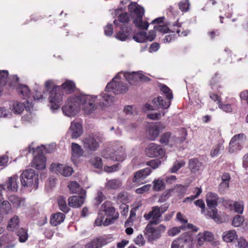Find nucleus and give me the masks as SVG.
Segmentation results:
<instances>
[{
    "mask_svg": "<svg viewBox=\"0 0 248 248\" xmlns=\"http://www.w3.org/2000/svg\"><path fill=\"white\" fill-rule=\"evenodd\" d=\"M97 96L83 94L72 95L68 97L65 104L62 107L63 113L68 117L76 115L81 106L87 114L92 113L96 108Z\"/></svg>",
    "mask_w": 248,
    "mask_h": 248,
    "instance_id": "nucleus-1",
    "label": "nucleus"
},
{
    "mask_svg": "<svg viewBox=\"0 0 248 248\" xmlns=\"http://www.w3.org/2000/svg\"><path fill=\"white\" fill-rule=\"evenodd\" d=\"M119 217L118 213L109 202H105L101 206V211L98 214L94 224L97 226L102 225L108 226L113 223Z\"/></svg>",
    "mask_w": 248,
    "mask_h": 248,
    "instance_id": "nucleus-2",
    "label": "nucleus"
},
{
    "mask_svg": "<svg viewBox=\"0 0 248 248\" xmlns=\"http://www.w3.org/2000/svg\"><path fill=\"white\" fill-rule=\"evenodd\" d=\"M50 146L46 147L44 145L37 147L34 150L31 148V146H29L28 152L30 153L31 150L34 154V157L31 163V166L37 170H43L46 167V158L43 155L44 152L51 153L53 151V149H49Z\"/></svg>",
    "mask_w": 248,
    "mask_h": 248,
    "instance_id": "nucleus-3",
    "label": "nucleus"
},
{
    "mask_svg": "<svg viewBox=\"0 0 248 248\" xmlns=\"http://www.w3.org/2000/svg\"><path fill=\"white\" fill-rule=\"evenodd\" d=\"M131 16L134 19L133 23L138 28L147 30L149 24L142 21V16L144 13V9L136 2H131L128 7Z\"/></svg>",
    "mask_w": 248,
    "mask_h": 248,
    "instance_id": "nucleus-4",
    "label": "nucleus"
},
{
    "mask_svg": "<svg viewBox=\"0 0 248 248\" xmlns=\"http://www.w3.org/2000/svg\"><path fill=\"white\" fill-rule=\"evenodd\" d=\"M102 156L116 161H123L125 158V150L122 146H113L104 150Z\"/></svg>",
    "mask_w": 248,
    "mask_h": 248,
    "instance_id": "nucleus-5",
    "label": "nucleus"
},
{
    "mask_svg": "<svg viewBox=\"0 0 248 248\" xmlns=\"http://www.w3.org/2000/svg\"><path fill=\"white\" fill-rule=\"evenodd\" d=\"M128 89L127 84L122 81L120 74L118 73L108 83L105 92L111 91L115 94H121L126 93Z\"/></svg>",
    "mask_w": 248,
    "mask_h": 248,
    "instance_id": "nucleus-6",
    "label": "nucleus"
},
{
    "mask_svg": "<svg viewBox=\"0 0 248 248\" xmlns=\"http://www.w3.org/2000/svg\"><path fill=\"white\" fill-rule=\"evenodd\" d=\"M38 180L37 175L32 169L24 171L20 176V181L23 186L34 189L38 187Z\"/></svg>",
    "mask_w": 248,
    "mask_h": 248,
    "instance_id": "nucleus-7",
    "label": "nucleus"
},
{
    "mask_svg": "<svg viewBox=\"0 0 248 248\" xmlns=\"http://www.w3.org/2000/svg\"><path fill=\"white\" fill-rule=\"evenodd\" d=\"M62 89L60 86L56 87L50 91L48 99L50 108L52 110L59 108L62 101Z\"/></svg>",
    "mask_w": 248,
    "mask_h": 248,
    "instance_id": "nucleus-8",
    "label": "nucleus"
},
{
    "mask_svg": "<svg viewBox=\"0 0 248 248\" xmlns=\"http://www.w3.org/2000/svg\"><path fill=\"white\" fill-rule=\"evenodd\" d=\"M100 139L96 136L88 135L82 140L84 148L88 151H95L99 147Z\"/></svg>",
    "mask_w": 248,
    "mask_h": 248,
    "instance_id": "nucleus-9",
    "label": "nucleus"
},
{
    "mask_svg": "<svg viewBox=\"0 0 248 248\" xmlns=\"http://www.w3.org/2000/svg\"><path fill=\"white\" fill-rule=\"evenodd\" d=\"M10 109L16 114H20L25 109L27 111L31 112L33 109V105L28 100L24 102L15 101L10 105Z\"/></svg>",
    "mask_w": 248,
    "mask_h": 248,
    "instance_id": "nucleus-10",
    "label": "nucleus"
},
{
    "mask_svg": "<svg viewBox=\"0 0 248 248\" xmlns=\"http://www.w3.org/2000/svg\"><path fill=\"white\" fill-rule=\"evenodd\" d=\"M50 170L57 174H60L64 177H69L73 172V168L65 164L53 163L50 167Z\"/></svg>",
    "mask_w": 248,
    "mask_h": 248,
    "instance_id": "nucleus-11",
    "label": "nucleus"
},
{
    "mask_svg": "<svg viewBox=\"0 0 248 248\" xmlns=\"http://www.w3.org/2000/svg\"><path fill=\"white\" fill-rule=\"evenodd\" d=\"M121 75H123L125 79L129 82L130 84H134L139 80L147 81L149 79V78L143 75L141 71L139 72H121L119 73Z\"/></svg>",
    "mask_w": 248,
    "mask_h": 248,
    "instance_id": "nucleus-12",
    "label": "nucleus"
},
{
    "mask_svg": "<svg viewBox=\"0 0 248 248\" xmlns=\"http://www.w3.org/2000/svg\"><path fill=\"white\" fill-rule=\"evenodd\" d=\"M246 139V136L243 133L234 135L229 143V152H234L237 150H240L242 148V143Z\"/></svg>",
    "mask_w": 248,
    "mask_h": 248,
    "instance_id": "nucleus-13",
    "label": "nucleus"
},
{
    "mask_svg": "<svg viewBox=\"0 0 248 248\" xmlns=\"http://www.w3.org/2000/svg\"><path fill=\"white\" fill-rule=\"evenodd\" d=\"M145 153L150 157H162L165 154V151L161 146L154 143H151L145 149Z\"/></svg>",
    "mask_w": 248,
    "mask_h": 248,
    "instance_id": "nucleus-14",
    "label": "nucleus"
},
{
    "mask_svg": "<svg viewBox=\"0 0 248 248\" xmlns=\"http://www.w3.org/2000/svg\"><path fill=\"white\" fill-rule=\"evenodd\" d=\"M161 216L160 209L157 206L153 207L152 211L144 215V218L147 220L152 218L149 223L155 225L159 223Z\"/></svg>",
    "mask_w": 248,
    "mask_h": 248,
    "instance_id": "nucleus-15",
    "label": "nucleus"
},
{
    "mask_svg": "<svg viewBox=\"0 0 248 248\" xmlns=\"http://www.w3.org/2000/svg\"><path fill=\"white\" fill-rule=\"evenodd\" d=\"M152 224L149 223L146 227L144 234L146 236L148 240L152 242L157 240L161 237L160 233L156 228L153 227Z\"/></svg>",
    "mask_w": 248,
    "mask_h": 248,
    "instance_id": "nucleus-16",
    "label": "nucleus"
},
{
    "mask_svg": "<svg viewBox=\"0 0 248 248\" xmlns=\"http://www.w3.org/2000/svg\"><path fill=\"white\" fill-rule=\"evenodd\" d=\"M69 133L72 139H77L83 133V128L81 124L77 121H73L69 129Z\"/></svg>",
    "mask_w": 248,
    "mask_h": 248,
    "instance_id": "nucleus-17",
    "label": "nucleus"
},
{
    "mask_svg": "<svg viewBox=\"0 0 248 248\" xmlns=\"http://www.w3.org/2000/svg\"><path fill=\"white\" fill-rule=\"evenodd\" d=\"M152 170L150 167L146 168L144 169L137 171L133 178V182L137 184L142 183L144 180L151 172Z\"/></svg>",
    "mask_w": 248,
    "mask_h": 248,
    "instance_id": "nucleus-18",
    "label": "nucleus"
},
{
    "mask_svg": "<svg viewBox=\"0 0 248 248\" xmlns=\"http://www.w3.org/2000/svg\"><path fill=\"white\" fill-rule=\"evenodd\" d=\"M192 241V237L190 233H184L180 238L174 241L171 244V248H184L186 242Z\"/></svg>",
    "mask_w": 248,
    "mask_h": 248,
    "instance_id": "nucleus-19",
    "label": "nucleus"
},
{
    "mask_svg": "<svg viewBox=\"0 0 248 248\" xmlns=\"http://www.w3.org/2000/svg\"><path fill=\"white\" fill-rule=\"evenodd\" d=\"M84 195L80 196H72L68 198V204L70 206L74 208H78L81 206L84 202L85 199V191L83 190Z\"/></svg>",
    "mask_w": 248,
    "mask_h": 248,
    "instance_id": "nucleus-20",
    "label": "nucleus"
},
{
    "mask_svg": "<svg viewBox=\"0 0 248 248\" xmlns=\"http://www.w3.org/2000/svg\"><path fill=\"white\" fill-rule=\"evenodd\" d=\"M164 127L160 124H151L148 127L149 139L154 140L159 135L160 129Z\"/></svg>",
    "mask_w": 248,
    "mask_h": 248,
    "instance_id": "nucleus-21",
    "label": "nucleus"
},
{
    "mask_svg": "<svg viewBox=\"0 0 248 248\" xmlns=\"http://www.w3.org/2000/svg\"><path fill=\"white\" fill-rule=\"evenodd\" d=\"M198 245L200 246L203 244L204 242H211L214 240V235L210 232L205 231L199 233L197 236Z\"/></svg>",
    "mask_w": 248,
    "mask_h": 248,
    "instance_id": "nucleus-22",
    "label": "nucleus"
},
{
    "mask_svg": "<svg viewBox=\"0 0 248 248\" xmlns=\"http://www.w3.org/2000/svg\"><path fill=\"white\" fill-rule=\"evenodd\" d=\"M218 196L217 194L208 192L206 195V202L209 208L216 207L217 205Z\"/></svg>",
    "mask_w": 248,
    "mask_h": 248,
    "instance_id": "nucleus-23",
    "label": "nucleus"
},
{
    "mask_svg": "<svg viewBox=\"0 0 248 248\" xmlns=\"http://www.w3.org/2000/svg\"><path fill=\"white\" fill-rule=\"evenodd\" d=\"M105 240L104 238H94L85 245L84 248H101L105 244Z\"/></svg>",
    "mask_w": 248,
    "mask_h": 248,
    "instance_id": "nucleus-24",
    "label": "nucleus"
},
{
    "mask_svg": "<svg viewBox=\"0 0 248 248\" xmlns=\"http://www.w3.org/2000/svg\"><path fill=\"white\" fill-rule=\"evenodd\" d=\"M17 175H14L10 177L7 183V188L8 190L16 192L18 189Z\"/></svg>",
    "mask_w": 248,
    "mask_h": 248,
    "instance_id": "nucleus-25",
    "label": "nucleus"
},
{
    "mask_svg": "<svg viewBox=\"0 0 248 248\" xmlns=\"http://www.w3.org/2000/svg\"><path fill=\"white\" fill-rule=\"evenodd\" d=\"M188 168L191 172H197L202 170V164L196 158H192L189 160Z\"/></svg>",
    "mask_w": 248,
    "mask_h": 248,
    "instance_id": "nucleus-26",
    "label": "nucleus"
},
{
    "mask_svg": "<svg viewBox=\"0 0 248 248\" xmlns=\"http://www.w3.org/2000/svg\"><path fill=\"white\" fill-rule=\"evenodd\" d=\"M179 139L175 137L171 136L170 132H166L163 134L161 138L160 142L162 143L172 144L173 143L178 142Z\"/></svg>",
    "mask_w": 248,
    "mask_h": 248,
    "instance_id": "nucleus-27",
    "label": "nucleus"
},
{
    "mask_svg": "<svg viewBox=\"0 0 248 248\" xmlns=\"http://www.w3.org/2000/svg\"><path fill=\"white\" fill-rule=\"evenodd\" d=\"M72 156L73 158H77L81 156L83 153V150L81 146L76 143L71 144Z\"/></svg>",
    "mask_w": 248,
    "mask_h": 248,
    "instance_id": "nucleus-28",
    "label": "nucleus"
},
{
    "mask_svg": "<svg viewBox=\"0 0 248 248\" xmlns=\"http://www.w3.org/2000/svg\"><path fill=\"white\" fill-rule=\"evenodd\" d=\"M10 236L9 235H2L0 237V247L1 248H14L15 245L10 243Z\"/></svg>",
    "mask_w": 248,
    "mask_h": 248,
    "instance_id": "nucleus-29",
    "label": "nucleus"
},
{
    "mask_svg": "<svg viewBox=\"0 0 248 248\" xmlns=\"http://www.w3.org/2000/svg\"><path fill=\"white\" fill-rule=\"evenodd\" d=\"M65 218V215L62 213H57L51 216L50 222L54 226L62 222Z\"/></svg>",
    "mask_w": 248,
    "mask_h": 248,
    "instance_id": "nucleus-30",
    "label": "nucleus"
},
{
    "mask_svg": "<svg viewBox=\"0 0 248 248\" xmlns=\"http://www.w3.org/2000/svg\"><path fill=\"white\" fill-rule=\"evenodd\" d=\"M122 184L120 179L108 180L105 185V187L108 189H116L120 188Z\"/></svg>",
    "mask_w": 248,
    "mask_h": 248,
    "instance_id": "nucleus-31",
    "label": "nucleus"
},
{
    "mask_svg": "<svg viewBox=\"0 0 248 248\" xmlns=\"http://www.w3.org/2000/svg\"><path fill=\"white\" fill-rule=\"evenodd\" d=\"M237 238V235L234 230H230L223 232L222 238L227 243L232 242Z\"/></svg>",
    "mask_w": 248,
    "mask_h": 248,
    "instance_id": "nucleus-32",
    "label": "nucleus"
},
{
    "mask_svg": "<svg viewBox=\"0 0 248 248\" xmlns=\"http://www.w3.org/2000/svg\"><path fill=\"white\" fill-rule=\"evenodd\" d=\"M125 30L126 32H124V28H122L121 31L117 32L115 35L116 38L121 41H124L129 38L130 36V30L127 28Z\"/></svg>",
    "mask_w": 248,
    "mask_h": 248,
    "instance_id": "nucleus-33",
    "label": "nucleus"
},
{
    "mask_svg": "<svg viewBox=\"0 0 248 248\" xmlns=\"http://www.w3.org/2000/svg\"><path fill=\"white\" fill-rule=\"evenodd\" d=\"M153 103L164 108H168L170 105V101H166L161 96L158 97L157 98H154L153 100Z\"/></svg>",
    "mask_w": 248,
    "mask_h": 248,
    "instance_id": "nucleus-34",
    "label": "nucleus"
},
{
    "mask_svg": "<svg viewBox=\"0 0 248 248\" xmlns=\"http://www.w3.org/2000/svg\"><path fill=\"white\" fill-rule=\"evenodd\" d=\"M19 218L15 216L10 220L7 228L9 231H13L19 227Z\"/></svg>",
    "mask_w": 248,
    "mask_h": 248,
    "instance_id": "nucleus-35",
    "label": "nucleus"
},
{
    "mask_svg": "<svg viewBox=\"0 0 248 248\" xmlns=\"http://www.w3.org/2000/svg\"><path fill=\"white\" fill-rule=\"evenodd\" d=\"M17 92L22 95V97L26 99L29 97L30 91L28 86L24 85H20L16 89Z\"/></svg>",
    "mask_w": 248,
    "mask_h": 248,
    "instance_id": "nucleus-36",
    "label": "nucleus"
},
{
    "mask_svg": "<svg viewBox=\"0 0 248 248\" xmlns=\"http://www.w3.org/2000/svg\"><path fill=\"white\" fill-rule=\"evenodd\" d=\"M185 164L186 162L184 160H177L173 163L172 167L170 170V171L171 173H176L180 168L184 167Z\"/></svg>",
    "mask_w": 248,
    "mask_h": 248,
    "instance_id": "nucleus-37",
    "label": "nucleus"
},
{
    "mask_svg": "<svg viewBox=\"0 0 248 248\" xmlns=\"http://www.w3.org/2000/svg\"><path fill=\"white\" fill-rule=\"evenodd\" d=\"M102 99H100V103L104 105H109L113 102V97L107 93H103L101 95Z\"/></svg>",
    "mask_w": 248,
    "mask_h": 248,
    "instance_id": "nucleus-38",
    "label": "nucleus"
},
{
    "mask_svg": "<svg viewBox=\"0 0 248 248\" xmlns=\"http://www.w3.org/2000/svg\"><path fill=\"white\" fill-rule=\"evenodd\" d=\"M209 210L207 212L206 216L207 217H210L214 219L217 222H219V217L218 215L217 214V210L216 209V207L209 208Z\"/></svg>",
    "mask_w": 248,
    "mask_h": 248,
    "instance_id": "nucleus-39",
    "label": "nucleus"
},
{
    "mask_svg": "<svg viewBox=\"0 0 248 248\" xmlns=\"http://www.w3.org/2000/svg\"><path fill=\"white\" fill-rule=\"evenodd\" d=\"M11 210V205L7 201H3L0 204V213L2 214H7Z\"/></svg>",
    "mask_w": 248,
    "mask_h": 248,
    "instance_id": "nucleus-40",
    "label": "nucleus"
},
{
    "mask_svg": "<svg viewBox=\"0 0 248 248\" xmlns=\"http://www.w3.org/2000/svg\"><path fill=\"white\" fill-rule=\"evenodd\" d=\"M58 205L60 209L64 213H67L69 209L67 205L66 198L63 197H60L58 200Z\"/></svg>",
    "mask_w": 248,
    "mask_h": 248,
    "instance_id": "nucleus-41",
    "label": "nucleus"
},
{
    "mask_svg": "<svg viewBox=\"0 0 248 248\" xmlns=\"http://www.w3.org/2000/svg\"><path fill=\"white\" fill-rule=\"evenodd\" d=\"M133 39L136 42L140 43H143L147 42L145 36V32L143 31H140L135 34L133 36Z\"/></svg>",
    "mask_w": 248,
    "mask_h": 248,
    "instance_id": "nucleus-42",
    "label": "nucleus"
},
{
    "mask_svg": "<svg viewBox=\"0 0 248 248\" xmlns=\"http://www.w3.org/2000/svg\"><path fill=\"white\" fill-rule=\"evenodd\" d=\"M17 234L19 237V241L21 243L25 242L28 238L27 231L23 228L19 229L17 232Z\"/></svg>",
    "mask_w": 248,
    "mask_h": 248,
    "instance_id": "nucleus-43",
    "label": "nucleus"
},
{
    "mask_svg": "<svg viewBox=\"0 0 248 248\" xmlns=\"http://www.w3.org/2000/svg\"><path fill=\"white\" fill-rule=\"evenodd\" d=\"M173 26L174 27H176L177 29L173 28L171 30V31L173 32L176 31L179 36H186L189 33V30L181 31L180 29L181 24L179 23L173 24Z\"/></svg>",
    "mask_w": 248,
    "mask_h": 248,
    "instance_id": "nucleus-44",
    "label": "nucleus"
},
{
    "mask_svg": "<svg viewBox=\"0 0 248 248\" xmlns=\"http://www.w3.org/2000/svg\"><path fill=\"white\" fill-rule=\"evenodd\" d=\"M8 199L9 201L16 207H19L24 203L23 200L16 195H12L10 196Z\"/></svg>",
    "mask_w": 248,
    "mask_h": 248,
    "instance_id": "nucleus-45",
    "label": "nucleus"
},
{
    "mask_svg": "<svg viewBox=\"0 0 248 248\" xmlns=\"http://www.w3.org/2000/svg\"><path fill=\"white\" fill-rule=\"evenodd\" d=\"M164 188V183L162 179H155L153 182V189L156 191L162 190Z\"/></svg>",
    "mask_w": 248,
    "mask_h": 248,
    "instance_id": "nucleus-46",
    "label": "nucleus"
},
{
    "mask_svg": "<svg viewBox=\"0 0 248 248\" xmlns=\"http://www.w3.org/2000/svg\"><path fill=\"white\" fill-rule=\"evenodd\" d=\"M63 88L67 92H72L75 88V83L71 80H66L64 83L62 84Z\"/></svg>",
    "mask_w": 248,
    "mask_h": 248,
    "instance_id": "nucleus-47",
    "label": "nucleus"
},
{
    "mask_svg": "<svg viewBox=\"0 0 248 248\" xmlns=\"http://www.w3.org/2000/svg\"><path fill=\"white\" fill-rule=\"evenodd\" d=\"M233 207L235 212L242 214L244 211V204L242 201L235 202L233 203Z\"/></svg>",
    "mask_w": 248,
    "mask_h": 248,
    "instance_id": "nucleus-48",
    "label": "nucleus"
},
{
    "mask_svg": "<svg viewBox=\"0 0 248 248\" xmlns=\"http://www.w3.org/2000/svg\"><path fill=\"white\" fill-rule=\"evenodd\" d=\"M68 187L73 193H77L81 190L79 185L76 182H71L68 185Z\"/></svg>",
    "mask_w": 248,
    "mask_h": 248,
    "instance_id": "nucleus-49",
    "label": "nucleus"
},
{
    "mask_svg": "<svg viewBox=\"0 0 248 248\" xmlns=\"http://www.w3.org/2000/svg\"><path fill=\"white\" fill-rule=\"evenodd\" d=\"M186 227L182 225L180 227H174L169 230L168 235L171 236H174L180 232L181 230Z\"/></svg>",
    "mask_w": 248,
    "mask_h": 248,
    "instance_id": "nucleus-50",
    "label": "nucleus"
},
{
    "mask_svg": "<svg viewBox=\"0 0 248 248\" xmlns=\"http://www.w3.org/2000/svg\"><path fill=\"white\" fill-rule=\"evenodd\" d=\"M8 72L7 70H0V84L4 85L7 82Z\"/></svg>",
    "mask_w": 248,
    "mask_h": 248,
    "instance_id": "nucleus-51",
    "label": "nucleus"
},
{
    "mask_svg": "<svg viewBox=\"0 0 248 248\" xmlns=\"http://www.w3.org/2000/svg\"><path fill=\"white\" fill-rule=\"evenodd\" d=\"M161 91L166 95L167 98L169 100H171L173 98V95L170 89L165 85H161L160 86Z\"/></svg>",
    "mask_w": 248,
    "mask_h": 248,
    "instance_id": "nucleus-52",
    "label": "nucleus"
},
{
    "mask_svg": "<svg viewBox=\"0 0 248 248\" xmlns=\"http://www.w3.org/2000/svg\"><path fill=\"white\" fill-rule=\"evenodd\" d=\"M244 221V219L243 217L237 215L234 217L232 221V225L235 227H239L242 224Z\"/></svg>",
    "mask_w": 248,
    "mask_h": 248,
    "instance_id": "nucleus-53",
    "label": "nucleus"
},
{
    "mask_svg": "<svg viewBox=\"0 0 248 248\" xmlns=\"http://www.w3.org/2000/svg\"><path fill=\"white\" fill-rule=\"evenodd\" d=\"M154 29L156 31L163 33H167L170 30L169 27L167 25L164 24L155 25L154 27Z\"/></svg>",
    "mask_w": 248,
    "mask_h": 248,
    "instance_id": "nucleus-54",
    "label": "nucleus"
},
{
    "mask_svg": "<svg viewBox=\"0 0 248 248\" xmlns=\"http://www.w3.org/2000/svg\"><path fill=\"white\" fill-rule=\"evenodd\" d=\"M189 3L188 0H184L179 3V9L183 12H187L189 9Z\"/></svg>",
    "mask_w": 248,
    "mask_h": 248,
    "instance_id": "nucleus-55",
    "label": "nucleus"
},
{
    "mask_svg": "<svg viewBox=\"0 0 248 248\" xmlns=\"http://www.w3.org/2000/svg\"><path fill=\"white\" fill-rule=\"evenodd\" d=\"M135 243L139 247L144 245L145 241L142 234L138 235L134 240Z\"/></svg>",
    "mask_w": 248,
    "mask_h": 248,
    "instance_id": "nucleus-56",
    "label": "nucleus"
},
{
    "mask_svg": "<svg viewBox=\"0 0 248 248\" xmlns=\"http://www.w3.org/2000/svg\"><path fill=\"white\" fill-rule=\"evenodd\" d=\"M91 163L93 165L97 168H100L103 165L102 159L99 157H95L92 160Z\"/></svg>",
    "mask_w": 248,
    "mask_h": 248,
    "instance_id": "nucleus-57",
    "label": "nucleus"
},
{
    "mask_svg": "<svg viewBox=\"0 0 248 248\" xmlns=\"http://www.w3.org/2000/svg\"><path fill=\"white\" fill-rule=\"evenodd\" d=\"M155 32L156 31L155 29L150 31L148 34L145 32V36L147 41L151 42L155 39L156 36Z\"/></svg>",
    "mask_w": 248,
    "mask_h": 248,
    "instance_id": "nucleus-58",
    "label": "nucleus"
},
{
    "mask_svg": "<svg viewBox=\"0 0 248 248\" xmlns=\"http://www.w3.org/2000/svg\"><path fill=\"white\" fill-rule=\"evenodd\" d=\"M165 114V112L160 113V112H155L153 113L148 114L147 115V117L148 118L151 120H158L162 116H164Z\"/></svg>",
    "mask_w": 248,
    "mask_h": 248,
    "instance_id": "nucleus-59",
    "label": "nucleus"
},
{
    "mask_svg": "<svg viewBox=\"0 0 248 248\" xmlns=\"http://www.w3.org/2000/svg\"><path fill=\"white\" fill-rule=\"evenodd\" d=\"M119 22L123 23H128L129 21V18L127 13H124L120 14L118 16Z\"/></svg>",
    "mask_w": 248,
    "mask_h": 248,
    "instance_id": "nucleus-60",
    "label": "nucleus"
},
{
    "mask_svg": "<svg viewBox=\"0 0 248 248\" xmlns=\"http://www.w3.org/2000/svg\"><path fill=\"white\" fill-rule=\"evenodd\" d=\"M105 199V196L103 194L102 191L98 190L97 192V196L95 198L96 203L100 204Z\"/></svg>",
    "mask_w": 248,
    "mask_h": 248,
    "instance_id": "nucleus-61",
    "label": "nucleus"
},
{
    "mask_svg": "<svg viewBox=\"0 0 248 248\" xmlns=\"http://www.w3.org/2000/svg\"><path fill=\"white\" fill-rule=\"evenodd\" d=\"M58 86L55 85L54 81L52 80H47L45 83V87L47 90H51L53 88H55L56 87Z\"/></svg>",
    "mask_w": 248,
    "mask_h": 248,
    "instance_id": "nucleus-62",
    "label": "nucleus"
},
{
    "mask_svg": "<svg viewBox=\"0 0 248 248\" xmlns=\"http://www.w3.org/2000/svg\"><path fill=\"white\" fill-rule=\"evenodd\" d=\"M119 169V166L118 164L114 165L111 166L110 167L106 166H105V167H104V170L106 172H107L108 173L116 171L117 170H118Z\"/></svg>",
    "mask_w": 248,
    "mask_h": 248,
    "instance_id": "nucleus-63",
    "label": "nucleus"
},
{
    "mask_svg": "<svg viewBox=\"0 0 248 248\" xmlns=\"http://www.w3.org/2000/svg\"><path fill=\"white\" fill-rule=\"evenodd\" d=\"M124 112L127 115H131L136 112V109L133 106H127L124 107Z\"/></svg>",
    "mask_w": 248,
    "mask_h": 248,
    "instance_id": "nucleus-64",
    "label": "nucleus"
}]
</instances>
